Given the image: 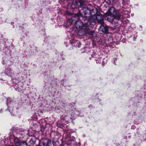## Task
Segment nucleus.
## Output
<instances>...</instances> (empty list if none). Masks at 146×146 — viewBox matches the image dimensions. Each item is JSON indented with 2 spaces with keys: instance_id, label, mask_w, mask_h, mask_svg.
<instances>
[{
  "instance_id": "423d86ee",
  "label": "nucleus",
  "mask_w": 146,
  "mask_h": 146,
  "mask_svg": "<svg viewBox=\"0 0 146 146\" xmlns=\"http://www.w3.org/2000/svg\"><path fill=\"white\" fill-rule=\"evenodd\" d=\"M14 142L15 145L17 146H21V145H23L24 146H27V143L23 141L21 142L18 139L16 138L14 139Z\"/></svg>"
},
{
  "instance_id": "f257e3e1",
  "label": "nucleus",
  "mask_w": 146,
  "mask_h": 146,
  "mask_svg": "<svg viewBox=\"0 0 146 146\" xmlns=\"http://www.w3.org/2000/svg\"><path fill=\"white\" fill-rule=\"evenodd\" d=\"M74 18L77 19L75 23L76 28L78 29V35L79 36L84 35L86 33L92 36L94 33V31L87 28L88 27H92L95 24L94 20L87 16H83L80 13L76 14Z\"/></svg>"
},
{
  "instance_id": "39448f33",
  "label": "nucleus",
  "mask_w": 146,
  "mask_h": 146,
  "mask_svg": "<svg viewBox=\"0 0 146 146\" xmlns=\"http://www.w3.org/2000/svg\"><path fill=\"white\" fill-rule=\"evenodd\" d=\"M88 8L86 7H84L82 8V11L83 12L85 15L89 14L90 13H95L94 11V9H92L91 11L90 10L91 7L92 8V6L90 4H89L87 6Z\"/></svg>"
},
{
  "instance_id": "b1692460",
  "label": "nucleus",
  "mask_w": 146,
  "mask_h": 146,
  "mask_svg": "<svg viewBox=\"0 0 146 146\" xmlns=\"http://www.w3.org/2000/svg\"><path fill=\"white\" fill-rule=\"evenodd\" d=\"M40 113H42V111H40Z\"/></svg>"
},
{
  "instance_id": "aec40b11",
  "label": "nucleus",
  "mask_w": 146,
  "mask_h": 146,
  "mask_svg": "<svg viewBox=\"0 0 146 146\" xmlns=\"http://www.w3.org/2000/svg\"><path fill=\"white\" fill-rule=\"evenodd\" d=\"M120 19V18L119 19H116V20H115V21H117V23L118 22V21H119V20Z\"/></svg>"
},
{
  "instance_id": "9b49d317",
  "label": "nucleus",
  "mask_w": 146,
  "mask_h": 146,
  "mask_svg": "<svg viewBox=\"0 0 146 146\" xmlns=\"http://www.w3.org/2000/svg\"><path fill=\"white\" fill-rule=\"evenodd\" d=\"M69 118V117L65 115H62L61 117V119L63 120L67 121Z\"/></svg>"
},
{
  "instance_id": "f8f14e48",
  "label": "nucleus",
  "mask_w": 146,
  "mask_h": 146,
  "mask_svg": "<svg viewBox=\"0 0 146 146\" xmlns=\"http://www.w3.org/2000/svg\"><path fill=\"white\" fill-rule=\"evenodd\" d=\"M70 142L68 143V144H70L71 146H74L76 144L75 141L73 140H70Z\"/></svg>"
},
{
  "instance_id": "f3484780",
  "label": "nucleus",
  "mask_w": 146,
  "mask_h": 146,
  "mask_svg": "<svg viewBox=\"0 0 146 146\" xmlns=\"http://www.w3.org/2000/svg\"><path fill=\"white\" fill-rule=\"evenodd\" d=\"M40 146H42L41 144H42L43 146H44V145H45V143L42 141H41V142H40Z\"/></svg>"
},
{
  "instance_id": "1a4fd4ad",
  "label": "nucleus",
  "mask_w": 146,
  "mask_h": 146,
  "mask_svg": "<svg viewBox=\"0 0 146 146\" xmlns=\"http://www.w3.org/2000/svg\"><path fill=\"white\" fill-rule=\"evenodd\" d=\"M6 74L8 76H12L13 75V70L10 69H6L5 70Z\"/></svg>"
},
{
  "instance_id": "2eb2a0df",
  "label": "nucleus",
  "mask_w": 146,
  "mask_h": 146,
  "mask_svg": "<svg viewBox=\"0 0 146 146\" xmlns=\"http://www.w3.org/2000/svg\"><path fill=\"white\" fill-rule=\"evenodd\" d=\"M67 134L68 133L69 134L68 135V136H67V137H66L65 138L66 139H68L69 138V137L70 136V132H69V131H68L67 132Z\"/></svg>"
},
{
  "instance_id": "6ab92c4d",
  "label": "nucleus",
  "mask_w": 146,
  "mask_h": 146,
  "mask_svg": "<svg viewBox=\"0 0 146 146\" xmlns=\"http://www.w3.org/2000/svg\"><path fill=\"white\" fill-rule=\"evenodd\" d=\"M67 135V133H65L64 134V135H63V136L64 137V136H65L66 135Z\"/></svg>"
},
{
  "instance_id": "a878e982",
  "label": "nucleus",
  "mask_w": 146,
  "mask_h": 146,
  "mask_svg": "<svg viewBox=\"0 0 146 146\" xmlns=\"http://www.w3.org/2000/svg\"><path fill=\"white\" fill-rule=\"evenodd\" d=\"M8 103H7V105H8Z\"/></svg>"
},
{
  "instance_id": "4be33fe9",
  "label": "nucleus",
  "mask_w": 146,
  "mask_h": 146,
  "mask_svg": "<svg viewBox=\"0 0 146 146\" xmlns=\"http://www.w3.org/2000/svg\"><path fill=\"white\" fill-rule=\"evenodd\" d=\"M96 63H100L98 61H98H97V60H96Z\"/></svg>"
},
{
  "instance_id": "412c9836",
  "label": "nucleus",
  "mask_w": 146,
  "mask_h": 146,
  "mask_svg": "<svg viewBox=\"0 0 146 146\" xmlns=\"http://www.w3.org/2000/svg\"><path fill=\"white\" fill-rule=\"evenodd\" d=\"M125 21L126 23H128V20H125Z\"/></svg>"
},
{
  "instance_id": "4468645a",
  "label": "nucleus",
  "mask_w": 146,
  "mask_h": 146,
  "mask_svg": "<svg viewBox=\"0 0 146 146\" xmlns=\"http://www.w3.org/2000/svg\"><path fill=\"white\" fill-rule=\"evenodd\" d=\"M97 55V53L96 52L94 53L92 55V57L96 58H97V56H96ZM98 56V55H97Z\"/></svg>"
},
{
  "instance_id": "9d476101",
  "label": "nucleus",
  "mask_w": 146,
  "mask_h": 146,
  "mask_svg": "<svg viewBox=\"0 0 146 146\" xmlns=\"http://www.w3.org/2000/svg\"><path fill=\"white\" fill-rule=\"evenodd\" d=\"M69 113L71 115L70 117V119H74L75 117H76V115L73 113L72 111L70 112Z\"/></svg>"
},
{
  "instance_id": "a211bd4d",
  "label": "nucleus",
  "mask_w": 146,
  "mask_h": 146,
  "mask_svg": "<svg viewBox=\"0 0 146 146\" xmlns=\"http://www.w3.org/2000/svg\"><path fill=\"white\" fill-rule=\"evenodd\" d=\"M69 22L70 23H72V22H73V19H70L69 20Z\"/></svg>"
},
{
  "instance_id": "393cba45",
  "label": "nucleus",
  "mask_w": 146,
  "mask_h": 146,
  "mask_svg": "<svg viewBox=\"0 0 146 146\" xmlns=\"http://www.w3.org/2000/svg\"><path fill=\"white\" fill-rule=\"evenodd\" d=\"M21 146H24V145H21Z\"/></svg>"
},
{
  "instance_id": "ddd939ff",
  "label": "nucleus",
  "mask_w": 146,
  "mask_h": 146,
  "mask_svg": "<svg viewBox=\"0 0 146 146\" xmlns=\"http://www.w3.org/2000/svg\"><path fill=\"white\" fill-rule=\"evenodd\" d=\"M129 2V0H123V4L124 5H128Z\"/></svg>"
},
{
  "instance_id": "0eeeda50",
  "label": "nucleus",
  "mask_w": 146,
  "mask_h": 146,
  "mask_svg": "<svg viewBox=\"0 0 146 146\" xmlns=\"http://www.w3.org/2000/svg\"><path fill=\"white\" fill-rule=\"evenodd\" d=\"M121 15H120L121 17H122L123 18H129L130 17V13L128 11L125 9H123Z\"/></svg>"
},
{
  "instance_id": "20e7f679",
  "label": "nucleus",
  "mask_w": 146,
  "mask_h": 146,
  "mask_svg": "<svg viewBox=\"0 0 146 146\" xmlns=\"http://www.w3.org/2000/svg\"><path fill=\"white\" fill-rule=\"evenodd\" d=\"M84 2L83 0H77V1H73L72 2L71 6L74 5L75 8L82 7L83 6Z\"/></svg>"
},
{
  "instance_id": "6e6552de",
  "label": "nucleus",
  "mask_w": 146,
  "mask_h": 146,
  "mask_svg": "<svg viewBox=\"0 0 146 146\" xmlns=\"http://www.w3.org/2000/svg\"><path fill=\"white\" fill-rule=\"evenodd\" d=\"M70 42L72 46H77L78 47H80L81 45L80 42L78 40H71L70 41Z\"/></svg>"
},
{
  "instance_id": "f03ea898",
  "label": "nucleus",
  "mask_w": 146,
  "mask_h": 146,
  "mask_svg": "<svg viewBox=\"0 0 146 146\" xmlns=\"http://www.w3.org/2000/svg\"><path fill=\"white\" fill-rule=\"evenodd\" d=\"M107 15L105 17L106 20L113 23H117V21H115V20L119 19L121 18L120 13L113 7H111L109 9L107 12Z\"/></svg>"
},
{
  "instance_id": "5701e85b",
  "label": "nucleus",
  "mask_w": 146,
  "mask_h": 146,
  "mask_svg": "<svg viewBox=\"0 0 146 146\" xmlns=\"http://www.w3.org/2000/svg\"><path fill=\"white\" fill-rule=\"evenodd\" d=\"M4 61H3V62H2V63H3V64H4Z\"/></svg>"
},
{
  "instance_id": "dca6fc26",
  "label": "nucleus",
  "mask_w": 146,
  "mask_h": 146,
  "mask_svg": "<svg viewBox=\"0 0 146 146\" xmlns=\"http://www.w3.org/2000/svg\"><path fill=\"white\" fill-rule=\"evenodd\" d=\"M135 34H134V40H135V39L136 38L137 36V33L136 32H135Z\"/></svg>"
},
{
  "instance_id": "7ed1b4c3",
  "label": "nucleus",
  "mask_w": 146,
  "mask_h": 146,
  "mask_svg": "<svg viewBox=\"0 0 146 146\" xmlns=\"http://www.w3.org/2000/svg\"><path fill=\"white\" fill-rule=\"evenodd\" d=\"M90 19L92 20H94L95 21L96 19H97L98 23L101 25L99 28V33L102 34L104 33H106L108 32V27L106 25H104V16L102 15L99 14L97 16L94 15L92 17H90Z\"/></svg>"
}]
</instances>
